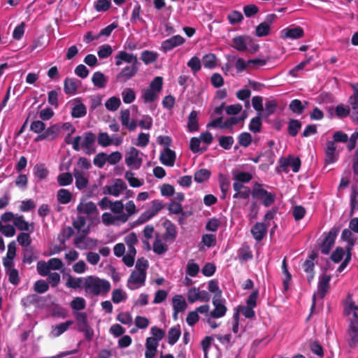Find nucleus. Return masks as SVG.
<instances>
[{
	"mask_svg": "<svg viewBox=\"0 0 358 358\" xmlns=\"http://www.w3.org/2000/svg\"><path fill=\"white\" fill-rule=\"evenodd\" d=\"M336 116L339 119H343L350 114V108L349 106H344L343 103L338 104L334 110Z\"/></svg>",
	"mask_w": 358,
	"mask_h": 358,
	"instance_id": "obj_39",
	"label": "nucleus"
},
{
	"mask_svg": "<svg viewBox=\"0 0 358 358\" xmlns=\"http://www.w3.org/2000/svg\"><path fill=\"white\" fill-rule=\"evenodd\" d=\"M304 35L303 28L296 27L294 28H285L280 31V38L282 39L291 38L298 39Z\"/></svg>",
	"mask_w": 358,
	"mask_h": 358,
	"instance_id": "obj_14",
	"label": "nucleus"
},
{
	"mask_svg": "<svg viewBox=\"0 0 358 358\" xmlns=\"http://www.w3.org/2000/svg\"><path fill=\"white\" fill-rule=\"evenodd\" d=\"M60 131V127L59 124H53V125H51L50 127H48L47 129H45L44 131L38 135L34 141L36 142H38V141H43V140H48V141H53L55 140L59 133Z\"/></svg>",
	"mask_w": 358,
	"mask_h": 358,
	"instance_id": "obj_10",
	"label": "nucleus"
},
{
	"mask_svg": "<svg viewBox=\"0 0 358 358\" xmlns=\"http://www.w3.org/2000/svg\"><path fill=\"white\" fill-rule=\"evenodd\" d=\"M219 182L220 187L222 194V198L225 199L227 192L230 186V181L226 176L220 175Z\"/></svg>",
	"mask_w": 358,
	"mask_h": 358,
	"instance_id": "obj_54",
	"label": "nucleus"
},
{
	"mask_svg": "<svg viewBox=\"0 0 358 358\" xmlns=\"http://www.w3.org/2000/svg\"><path fill=\"white\" fill-rule=\"evenodd\" d=\"M339 232L338 228H331L321 245V252L324 255H328L334 246L336 236Z\"/></svg>",
	"mask_w": 358,
	"mask_h": 358,
	"instance_id": "obj_5",
	"label": "nucleus"
},
{
	"mask_svg": "<svg viewBox=\"0 0 358 358\" xmlns=\"http://www.w3.org/2000/svg\"><path fill=\"white\" fill-rule=\"evenodd\" d=\"M331 278V276L327 274H323L320 277L317 286V294L321 299L325 296L329 289Z\"/></svg>",
	"mask_w": 358,
	"mask_h": 358,
	"instance_id": "obj_18",
	"label": "nucleus"
},
{
	"mask_svg": "<svg viewBox=\"0 0 358 358\" xmlns=\"http://www.w3.org/2000/svg\"><path fill=\"white\" fill-rule=\"evenodd\" d=\"M271 30V27L267 23L261 22L259 25L257 26L255 29V34L258 37L266 36L269 34Z\"/></svg>",
	"mask_w": 358,
	"mask_h": 358,
	"instance_id": "obj_53",
	"label": "nucleus"
},
{
	"mask_svg": "<svg viewBox=\"0 0 358 358\" xmlns=\"http://www.w3.org/2000/svg\"><path fill=\"white\" fill-rule=\"evenodd\" d=\"M187 129L189 132H194L199 130V126L198 123L197 112L192 110L188 116Z\"/></svg>",
	"mask_w": 358,
	"mask_h": 358,
	"instance_id": "obj_25",
	"label": "nucleus"
},
{
	"mask_svg": "<svg viewBox=\"0 0 358 358\" xmlns=\"http://www.w3.org/2000/svg\"><path fill=\"white\" fill-rule=\"evenodd\" d=\"M201 139L196 137H192L189 142V149L193 153L203 152L207 148L200 149Z\"/></svg>",
	"mask_w": 358,
	"mask_h": 358,
	"instance_id": "obj_52",
	"label": "nucleus"
},
{
	"mask_svg": "<svg viewBox=\"0 0 358 358\" xmlns=\"http://www.w3.org/2000/svg\"><path fill=\"white\" fill-rule=\"evenodd\" d=\"M158 54L155 52L144 50L141 52V59L145 64H150L157 60Z\"/></svg>",
	"mask_w": 358,
	"mask_h": 358,
	"instance_id": "obj_43",
	"label": "nucleus"
},
{
	"mask_svg": "<svg viewBox=\"0 0 358 358\" xmlns=\"http://www.w3.org/2000/svg\"><path fill=\"white\" fill-rule=\"evenodd\" d=\"M262 117H263L262 113H258V115L256 117L251 119L250 122L249 124V129L252 132L256 134L261 131L262 126V122L261 120Z\"/></svg>",
	"mask_w": 358,
	"mask_h": 358,
	"instance_id": "obj_30",
	"label": "nucleus"
},
{
	"mask_svg": "<svg viewBox=\"0 0 358 358\" xmlns=\"http://www.w3.org/2000/svg\"><path fill=\"white\" fill-rule=\"evenodd\" d=\"M210 175V171L207 169H201L194 173V179L196 182L201 183L207 181Z\"/></svg>",
	"mask_w": 358,
	"mask_h": 358,
	"instance_id": "obj_31",
	"label": "nucleus"
},
{
	"mask_svg": "<svg viewBox=\"0 0 358 358\" xmlns=\"http://www.w3.org/2000/svg\"><path fill=\"white\" fill-rule=\"evenodd\" d=\"M75 105L71 108V115L74 118L84 117L87 114L86 106L81 102L80 98L74 99Z\"/></svg>",
	"mask_w": 358,
	"mask_h": 358,
	"instance_id": "obj_21",
	"label": "nucleus"
},
{
	"mask_svg": "<svg viewBox=\"0 0 358 358\" xmlns=\"http://www.w3.org/2000/svg\"><path fill=\"white\" fill-rule=\"evenodd\" d=\"M57 179L60 186H67L73 182V176L69 172L59 174Z\"/></svg>",
	"mask_w": 358,
	"mask_h": 358,
	"instance_id": "obj_48",
	"label": "nucleus"
},
{
	"mask_svg": "<svg viewBox=\"0 0 358 358\" xmlns=\"http://www.w3.org/2000/svg\"><path fill=\"white\" fill-rule=\"evenodd\" d=\"M83 282V278H73L69 275L66 285L69 288L76 289L81 287Z\"/></svg>",
	"mask_w": 358,
	"mask_h": 358,
	"instance_id": "obj_57",
	"label": "nucleus"
},
{
	"mask_svg": "<svg viewBox=\"0 0 358 358\" xmlns=\"http://www.w3.org/2000/svg\"><path fill=\"white\" fill-rule=\"evenodd\" d=\"M308 105L307 101H304V104L301 102L299 99H294L291 101L289 108V110L296 114L301 115L303 113L304 110L306 108V106Z\"/></svg>",
	"mask_w": 358,
	"mask_h": 358,
	"instance_id": "obj_26",
	"label": "nucleus"
},
{
	"mask_svg": "<svg viewBox=\"0 0 358 358\" xmlns=\"http://www.w3.org/2000/svg\"><path fill=\"white\" fill-rule=\"evenodd\" d=\"M277 101L275 100H268L265 103V110L262 112V116L266 117L273 115L277 108Z\"/></svg>",
	"mask_w": 358,
	"mask_h": 358,
	"instance_id": "obj_44",
	"label": "nucleus"
},
{
	"mask_svg": "<svg viewBox=\"0 0 358 358\" xmlns=\"http://www.w3.org/2000/svg\"><path fill=\"white\" fill-rule=\"evenodd\" d=\"M83 287L86 294L92 296L106 295L111 287L109 281L92 275L85 278Z\"/></svg>",
	"mask_w": 358,
	"mask_h": 358,
	"instance_id": "obj_2",
	"label": "nucleus"
},
{
	"mask_svg": "<svg viewBox=\"0 0 358 358\" xmlns=\"http://www.w3.org/2000/svg\"><path fill=\"white\" fill-rule=\"evenodd\" d=\"M127 186L122 179H116L113 185H106L103 188V193L104 194H110L115 196H118L120 193L126 190Z\"/></svg>",
	"mask_w": 358,
	"mask_h": 358,
	"instance_id": "obj_9",
	"label": "nucleus"
},
{
	"mask_svg": "<svg viewBox=\"0 0 358 358\" xmlns=\"http://www.w3.org/2000/svg\"><path fill=\"white\" fill-rule=\"evenodd\" d=\"M176 152L169 148H164L159 156L162 164L166 166H173L176 161Z\"/></svg>",
	"mask_w": 358,
	"mask_h": 358,
	"instance_id": "obj_16",
	"label": "nucleus"
},
{
	"mask_svg": "<svg viewBox=\"0 0 358 358\" xmlns=\"http://www.w3.org/2000/svg\"><path fill=\"white\" fill-rule=\"evenodd\" d=\"M314 262H311V260H306L303 264V268L304 272L307 273V280L308 283H310L314 278L315 271H314Z\"/></svg>",
	"mask_w": 358,
	"mask_h": 358,
	"instance_id": "obj_34",
	"label": "nucleus"
},
{
	"mask_svg": "<svg viewBox=\"0 0 358 358\" xmlns=\"http://www.w3.org/2000/svg\"><path fill=\"white\" fill-rule=\"evenodd\" d=\"M97 141L99 145L108 147L113 144V140L106 132H100L98 135Z\"/></svg>",
	"mask_w": 358,
	"mask_h": 358,
	"instance_id": "obj_55",
	"label": "nucleus"
},
{
	"mask_svg": "<svg viewBox=\"0 0 358 358\" xmlns=\"http://www.w3.org/2000/svg\"><path fill=\"white\" fill-rule=\"evenodd\" d=\"M336 146L334 141H328L327 143V148L325 150L324 162L326 164H332L336 162L337 157L336 156Z\"/></svg>",
	"mask_w": 358,
	"mask_h": 358,
	"instance_id": "obj_20",
	"label": "nucleus"
},
{
	"mask_svg": "<svg viewBox=\"0 0 358 358\" xmlns=\"http://www.w3.org/2000/svg\"><path fill=\"white\" fill-rule=\"evenodd\" d=\"M120 104L121 101L118 97L112 96L106 101L105 106L108 110L115 111L117 110Z\"/></svg>",
	"mask_w": 358,
	"mask_h": 358,
	"instance_id": "obj_50",
	"label": "nucleus"
},
{
	"mask_svg": "<svg viewBox=\"0 0 358 358\" xmlns=\"http://www.w3.org/2000/svg\"><path fill=\"white\" fill-rule=\"evenodd\" d=\"M172 302L173 310H176L177 312L184 311L187 306L185 299L181 295H176L173 298Z\"/></svg>",
	"mask_w": 358,
	"mask_h": 358,
	"instance_id": "obj_28",
	"label": "nucleus"
},
{
	"mask_svg": "<svg viewBox=\"0 0 358 358\" xmlns=\"http://www.w3.org/2000/svg\"><path fill=\"white\" fill-rule=\"evenodd\" d=\"M302 124L301 121L296 119H291L288 122L287 133L289 136H296L301 129Z\"/></svg>",
	"mask_w": 358,
	"mask_h": 358,
	"instance_id": "obj_27",
	"label": "nucleus"
},
{
	"mask_svg": "<svg viewBox=\"0 0 358 358\" xmlns=\"http://www.w3.org/2000/svg\"><path fill=\"white\" fill-rule=\"evenodd\" d=\"M76 320L79 331H82L83 329L90 327L87 323V317L85 313H77L76 314Z\"/></svg>",
	"mask_w": 358,
	"mask_h": 358,
	"instance_id": "obj_36",
	"label": "nucleus"
},
{
	"mask_svg": "<svg viewBox=\"0 0 358 358\" xmlns=\"http://www.w3.org/2000/svg\"><path fill=\"white\" fill-rule=\"evenodd\" d=\"M73 324L71 320L66 321L65 322L60 323L59 324L52 327L51 334L54 337H57L62 335L63 333L66 331L69 327Z\"/></svg>",
	"mask_w": 358,
	"mask_h": 358,
	"instance_id": "obj_24",
	"label": "nucleus"
},
{
	"mask_svg": "<svg viewBox=\"0 0 358 358\" xmlns=\"http://www.w3.org/2000/svg\"><path fill=\"white\" fill-rule=\"evenodd\" d=\"M268 227V226L264 222L255 223L250 230L253 238L257 241H262L266 235Z\"/></svg>",
	"mask_w": 358,
	"mask_h": 358,
	"instance_id": "obj_17",
	"label": "nucleus"
},
{
	"mask_svg": "<svg viewBox=\"0 0 358 358\" xmlns=\"http://www.w3.org/2000/svg\"><path fill=\"white\" fill-rule=\"evenodd\" d=\"M344 312L346 315L352 313L348 329L347 342L350 348H355L358 346V306L351 301L345 307Z\"/></svg>",
	"mask_w": 358,
	"mask_h": 358,
	"instance_id": "obj_1",
	"label": "nucleus"
},
{
	"mask_svg": "<svg viewBox=\"0 0 358 358\" xmlns=\"http://www.w3.org/2000/svg\"><path fill=\"white\" fill-rule=\"evenodd\" d=\"M76 80L66 78L64 81V90L66 94H74L77 91Z\"/></svg>",
	"mask_w": 358,
	"mask_h": 358,
	"instance_id": "obj_29",
	"label": "nucleus"
},
{
	"mask_svg": "<svg viewBox=\"0 0 358 358\" xmlns=\"http://www.w3.org/2000/svg\"><path fill=\"white\" fill-rule=\"evenodd\" d=\"M181 335L180 326L171 327L168 332V343L173 345L179 339Z\"/></svg>",
	"mask_w": 358,
	"mask_h": 358,
	"instance_id": "obj_33",
	"label": "nucleus"
},
{
	"mask_svg": "<svg viewBox=\"0 0 358 358\" xmlns=\"http://www.w3.org/2000/svg\"><path fill=\"white\" fill-rule=\"evenodd\" d=\"M251 41L252 38L248 36H236L232 38L231 47L239 52H245L248 50V45Z\"/></svg>",
	"mask_w": 358,
	"mask_h": 358,
	"instance_id": "obj_15",
	"label": "nucleus"
},
{
	"mask_svg": "<svg viewBox=\"0 0 358 358\" xmlns=\"http://www.w3.org/2000/svg\"><path fill=\"white\" fill-rule=\"evenodd\" d=\"M83 141L81 145L80 144L81 136H77L73 138L72 142L73 149L75 151H79L81 146L83 148L85 154L87 155L94 154L96 152V148H94L96 135L91 131H87L83 134Z\"/></svg>",
	"mask_w": 358,
	"mask_h": 358,
	"instance_id": "obj_3",
	"label": "nucleus"
},
{
	"mask_svg": "<svg viewBox=\"0 0 358 358\" xmlns=\"http://www.w3.org/2000/svg\"><path fill=\"white\" fill-rule=\"evenodd\" d=\"M208 290L209 292L214 294L213 299H220L222 297V292L218 286V282L217 280L213 279L208 282Z\"/></svg>",
	"mask_w": 358,
	"mask_h": 358,
	"instance_id": "obj_41",
	"label": "nucleus"
},
{
	"mask_svg": "<svg viewBox=\"0 0 358 358\" xmlns=\"http://www.w3.org/2000/svg\"><path fill=\"white\" fill-rule=\"evenodd\" d=\"M187 66L191 69L194 73H197L201 69V60L199 57H192L187 62Z\"/></svg>",
	"mask_w": 358,
	"mask_h": 358,
	"instance_id": "obj_59",
	"label": "nucleus"
},
{
	"mask_svg": "<svg viewBox=\"0 0 358 358\" xmlns=\"http://www.w3.org/2000/svg\"><path fill=\"white\" fill-rule=\"evenodd\" d=\"M92 81L94 86L99 88H103L106 86L107 83V80L104 74L100 71H96L94 73Z\"/></svg>",
	"mask_w": 358,
	"mask_h": 358,
	"instance_id": "obj_32",
	"label": "nucleus"
},
{
	"mask_svg": "<svg viewBox=\"0 0 358 358\" xmlns=\"http://www.w3.org/2000/svg\"><path fill=\"white\" fill-rule=\"evenodd\" d=\"M139 151L134 147H131L125 155V163L128 166L134 169H138L142 164V159L138 157Z\"/></svg>",
	"mask_w": 358,
	"mask_h": 358,
	"instance_id": "obj_7",
	"label": "nucleus"
},
{
	"mask_svg": "<svg viewBox=\"0 0 358 358\" xmlns=\"http://www.w3.org/2000/svg\"><path fill=\"white\" fill-rule=\"evenodd\" d=\"M238 143L241 146H243L244 148H247L250 145L252 138V136L250 133L243 132L238 135Z\"/></svg>",
	"mask_w": 358,
	"mask_h": 358,
	"instance_id": "obj_61",
	"label": "nucleus"
},
{
	"mask_svg": "<svg viewBox=\"0 0 358 358\" xmlns=\"http://www.w3.org/2000/svg\"><path fill=\"white\" fill-rule=\"evenodd\" d=\"M153 251L157 255H162L168 250V246L162 240L157 238L153 243Z\"/></svg>",
	"mask_w": 358,
	"mask_h": 358,
	"instance_id": "obj_62",
	"label": "nucleus"
},
{
	"mask_svg": "<svg viewBox=\"0 0 358 358\" xmlns=\"http://www.w3.org/2000/svg\"><path fill=\"white\" fill-rule=\"evenodd\" d=\"M139 65L140 64L130 65L123 68L117 75V80L120 83H126L134 78L138 71Z\"/></svg>",
	"mask_w": 358,
	"mask_h": 358,
	"instance_id": "obj_8",
	"label": "nucleus"
},
{
	"mask_svg": "<svg viewBox=\"0 0 358 358\" xmlns=\"http://www.w3.org/2000/svg\"><path fill=\"white\" fill-rule=\"evenodd\" d=\"M73 176L76 179V187L78 189H83L85 188L88 185V179L83 176V173L79 171H74Z\"/></svg>",
	"mask_w": 358,
	"mask_h": 358,
	"instance_id": "obj_37",
	"label": "nucleus"
},
{
	"mask_svg": "<svg viewBox=\"0 0 358 358\" xmlns=\"http://www.w3.org/2000/svg\"><path fill=\"white\" fill-rule=\"evenodd\" d=\"M227 59L228 60H235L236 59L235 67H236L238 73L243 72V71H245L247 69V67H248V62H245V60L242 58L239 57V58L236 59V57L235 56L229 55L227 57Z\"/></svg>",
	"mask_w": 358,
	"mask_h": 358,
	"instance_id": "obj_46",
	"label": "nucleus"
},
{
	"mask_svg": "<svg viewBox=\"0 0 358 358\" xmlns=\"http://www.w3.org/2000/svg\"><path fill=\"white\" fill-rule=\"evenodd\" d=\"M6 274L8 275V281L13 285H17L20 283V279L19 277L18 271L16 268H12L6 271Z\"/></svg>",
	"mask_w": 358,
	"mask_h": 358,
	"instance_id": "obj_60",
	"label": "nucleus"
},
{
	"mask_svg": "<svg viewBox=\"0 0 358 358\" xmlns=\"http://www.w3.org/2000/svg\"><path fill=\"white\" fill-rule=\"evenodd\" d=\"M111 7L110 0H97L94 4V9L97 12H105Z\"/></svg>",
	"mask_w": 358,
	"mask_h": 358,
	"instance_id": "obj_56",
	"label": "nucleus"
},
{
	"mask_svg": "<svg viewBox=\"0 0 358 358\" xmlns=\"http://www.w3.org/2000/svg\"><path fill=\"white\" fill-rule=\"evenodd\" d=\"M185 42V39L182 36L175 35L162 43L161 50L164 52H167L173 48L182 45Z\"/></svg>",
	"mask_w": 358,
	"mask_h": 358,
	"instance_id": "obj_11",
	"label": "nucleus"
},
{
	"mask_svg": "<svg viewBox=\"0 0 358 358\" xmlns=\"http://www.w3.org/2000/svg\"><path fill=\"white\" fill-rule=\"evenodd\" d=\"M45 129V124L41 120H34L30 124V130L36 134H42Z\"/></svg>",
	"mask_w": 358,
	"mask_h": 358,
	"instance_id": "obj_64",
	"label": "nucleus"
},
{
	"mask_svg": "<svg viewBox=\"0 0 358 358\" xmlns=\"http://www.w3.org/2000/svg\"><path fill=\"white\" fill-rule=\"evenodd\" d=\"M122 99L125 103H132L136 98L134 91L131 88H126L122 92Z\"/></svg>",
	"mask_w": 358,
	"mask_h": 358,
	"instance_id": "obj_63",
	"label": "nucleus"
},
{
	"mask_svg": "<svg viewBox=\"0 0 358 358\" xmlns=\"http://www.w3.org/2000/svg\"><path fill=\"white\" fill-rule=\"evenodd\" d=\"M48 289L49 285L44 280H38L34 284V290L38 294H43Z\"/></svg>",
	"mask_w": 358,
	"mask_h": 358,
	"instance_id": "obj_51",
	"label": "nucleus"
},
{
	"mask_svg": "<svg viewBox=\"0 0 358 358\" xmlns=\"http://www.w3.org/2000/svg\"><path fill=\"white\" fill-rule=\"evenodd\" d=\"M115 59L116 66H120L122 62L131 64V65L140 64L136 55L125 51H120L115 57Z\"/></svg>",
	"mask_w": 358,
	"mask_h": 358,
	"instance_id": "obj_13",
	"label": "nucleus"
},
{
	"mask_svg": "<svg viewBox=\"0 0 358 358\" xmlns=\"http://www.w3.org/2000/svg\"><path fill=\"white\" fill-rule=\"evenodd\" d=\"M251 195L253 199L261 201L265 207L272 206L275 201V194L263 188V185L255 182L252 187Z\"/></svg>",
	"mask_w": 358,
	"mask_h": 358,
	"instance_id": "obj_4",
	"label": "nucleus"
},
{
	"mask_svg": "<svg viewBox=\"0 0 358 358\" xmlns=\"http://www.w3.org/2000/svg\"><path fill=\"white\" fill-rule=\"evenodd\" d=\"M13 224L18 230L27 231L32 232L34 231L33 223L29 224L22 215L17 216L13 220Z\"/></svg>",
	"mask_w": 358,
	"mask_h": 358,
	"instance_id": "obj_23",
	"label": "nucleus"
},
{
	"mask_svg": "<svg viewBox=\"0 0 358 358\" xmlns=\"http://www.w3.org/2000/svg\"><path fill=\"white\" fill-rule=\"evenodd\" d=\"M41 302V297L36 294L27 295L22 299V303L24 307L30 306H38Z\"/></svg>",
	"mask_w": 358,
	"mask_h": 358,
	"instance_id": "obj_35",
	"label": "nucleus"
},
{
	"mask_svg": "<svg viewBox=\"0 0 358 358\" xmlns=\"http://www.w3.org/2000/svg\"><path fill=\"white\" fill-rule=\"evenodd\" d=\"M353 94L348 99V103L352 110L358 109V83L351 85Z\"/></svg>",
	"mask_w": 358,
	"mask_h": 358,
	"instance_id": "obj_40",
	"label": "nucleus"
},
{
	"mask_svg": "<svg viewBox=\"0 0 358 358\" xmlns=\"http://www.w3.org/2000/svg\"><path fill=\"white\" fill-rule=\"evenodd\" d=\"M57 198L59 203L66 204L71 201L72 194L68 189H60L57 192Z\"/></svg>",
	"mask_w": 358,
	"mask_h": 358,
	"instance_id": "obj_38",
	"label": "nucleus"
},
{
	"mask_svg": "<svg viewBox=\"0 0 358 358\" xmlns=\"http://www.w3.org/2000/svg\"><path fill=\"white\" fill-rule=\"evenodd\" d=\"M166 231L163 235L165 241H174L177 236V231L176 225L169 220H166L164 223Z\"/></svg>",
	"mask_w": 358,
	"mask_h": 358,
	"instance_id": "obj_19",
	"label": "nucleus"
},
{
	"mask_svg": "<svg viewBox=\"0 0 358 358\" xmlns=\"http://www.w3.org/2000/svg\"><path fill=\"white\" fill-rule=\"evenodd\" d=\"M34 175L40 180L47 178L48 171L43 164H37L34 167Z\"/></svg>",
	"mask_w": 358,
	"mask_h": 358,
	"instance_id": "obj_47",
	"label": "nucleus"
},
{
	"mask_svg": "<svg viewBox=\"0 0 358 358\" xmlns=\"http://www.w3.org/2000/svg\"><path fill=\"white\" fill-rule=\"evenodd\" d=\"M202 62L205 68L214 69L216 66V56L213 53L206 54L203 57Z\"/></svg>",
	"mask_w": 358,
	"mask_h": 358,
	"instance_id": "obj_42",
	"label": "nucleus"
},
{
	"mask_svg": "<svg viewBox=\"0 0 358 358\" xmlns=\"http://www.w3.org/2000/svg\"><path fill=\"white\" fill-rule=\"evenodd\" d=\"M134 173L128 171L125 172L124 178L132 187H139L143 185V182L134 177Z\"/></svg>",
	"mask_w": 358,
	"mask_h": 358,
	"instance_id": "obj_45",
	"label": "nucleus"
},
{
	"mask_svg": "<svg viewBox=\"0 0 358 358\" xmlns=\"http://www.w3.org/2000/svg\"><path fill=\"white\" fill-rule=\"evenodd\" d=\"M224 299L222 297L220 299H213V304L215 308L210 312V315L213 318H220L223 317L227 313V307L224 306Z\"/></svg>",
	"mask_w": 358,
	"mask_h": 358,
	"instance_id": "obj_12",
	"label": "nucleus"
},
{
	"mask_svg": "<svg viewBox=\"0 0 358 358\" xmlns=\"http://www.w3.org/2000/svg\"><path fill=\"white\" fill-rule=\"evenodd\" d=\"M146 273L133 271L127 280V287L134 290L145 285Z\"/></svg>",
	"mask_w": 358,
	"mask_h": 358,
	"instance_id": "obj_6",
	"label": "nucleus"
},
{
	"mask_svg": "<svg viewBox=\"0 0 358 358\" xmlns=\"http://www.w3.org/2000/svg\"><path fill=\"white\" fill-rule=\"evenodd\" d=\"M77 210L79 213H84L86 215L98 214V209L96 204L92 201H89L85 203H80L77 206Z\"/></svg>",
	"mask_w": 358,
	"mask_h": 358,
	"instance_id": "obj_22",
	"label": "nucleus"
},
{
	"mask_svg": "<svg viewBox=\"0 0 358 358\" xmlns=\"http://www.w3.org/2000/svg\"><path fill=\"white\" fill-rule=\"evenodd\" d=\"M234 179L242 183H247L252 179V176L248 172H237L234 173Z\"/></svg>",
	"mask_w": 358,
	"mask_h": 358,
	"instance_id": "obj_49",
	"label": "nucleus"
},
{
	"mask_svg": "<svg viewBox=\"0 0 358 358\" xmlns=\"http://www.w3.org/2000/svg\"><path fill=\"white\" fill-rule=\"evenodd\" d=\"M227 19L231 24H236L243 20V16L240 11L233 10L228 14Z\"/></svg>",
	"mask_w": 358,
	"mask_h": 358,
	"instance_id": "obj_58",
	"label": "nucleus"
}]
</instances>
